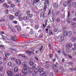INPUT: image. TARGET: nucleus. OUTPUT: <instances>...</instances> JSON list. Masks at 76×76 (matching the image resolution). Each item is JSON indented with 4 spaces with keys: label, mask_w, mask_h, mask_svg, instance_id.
Returning <instances> with one entry per match:
<instances>
[{
    "label": "nucleus",
    "mask_w": 76,
    "mask_h": 76,
    "mask_svg": "<svg viewBox=\"0 0 76 76\" xmlns=\"http://www.w3.org/2000/svg\"><path fill=\"white\" fill-rule=\"evenodd\" d=\"M34 27L35 28H36V29H38L39 28V26H38V25H36L34 26Z\"/></svg>",
    "instance_id": "72a5a7b5"
},
{
    "label": "nucleus",
    "mask_w": 76,
    "mask_h": 76,
    "mask_svg": "<svg viewBox=\"0 0 76 76\" xmlns=\"http://www.w3.org/2000/svg\"><path fill=\"white\" fill-rule=\"evenodd\" d=\"M73 21L74 22H76V18H74L73 20Z\"/></svg>",
    "instance_id": "774afa93"
},
{
    "label": "nucleus",
    "mask_w": 76,
    "mask_h": 76,
    "mask_svg": "<svg viewBox=\"0 0 76 76\" xmlns=\"http://www.w3.org/2000/svg\"><path fill=\"white\" fill-rule=\"evenodd\" d=\"M9 49H10V50H14V49L13 48H9Z\"/></svg>",
    "instance_id": "0e129e2a"
},
{
    "label": "nucleus",
    "mask_w": 76,
    "mask_h": 76,
    "mask_svg": "<svg viewBox=\"0 0 76 76\" xmlns=\"http://www.w3.org/2000/svg\"><path fill=\"white\" fill-rule=\"evenodd\" d=\"M28 69L25 68L23 67V69L22 70V72L24 75H26L28 73V71H27Z\"/></svg>",
    "instance_id": "39448f33"
},
{
    "label": "nucleus",
    "mask_w": 76,
    "mask_h": 76,
    "mask_svg": "<svg viewBox=\"0 0 76 76\" xmlns=\"http://www.w3.org/2000/svg\"><path fill=\"white\" fill-rule=\"evenodd\" d=\"M70 12H68V18H69V17H70Z\"/></svg>",
    "instance_id": "79ce46f5"
},
{
    "label": "nucleus",
    "mask_w": 76,
    "mask_h": 76,
    "mask_svg": "<svg viewBox=\"0 0 76 76\" xmlns=\"http://www.w3.org/2000/svg\"><path fill=\"white\" fill-rule=\"evenodd\" d=\"M72 40L73 42L76 41V39L75 37H74L72 38Z\"/></svg>",
    "instance_id": "c85d7f7f"
},
{
    "label": "nucleus",
    "mask_w": 76,
    "mask_h": 76,
    "mask_svg": "<svg viewBox=\"0 0 76 76\" xmlns=\"http://www.w3.org/2000/svg\"><path fill=\"white\" fill-rule=\"evenodd\" d=\"M26 53L27 55H28V56H31L32 54H34L35 53L31 51H27L26 52Z\"/></svg>",
    "instance_id": "423d86ee"
},
{
    "label": "nucleus",
    "mask_w": 76,
    "mask_h": 76,
    "mask_svg": "<svg viewBox=\"0 0 76 76\" xmlns=\"http://www.w3.org/2000/svg\"><path fill=\"white\" fill-rule=\"evenodd\" d=\"M48 22V20H46V22L45 23V27H46V26H47V22Z\"/></svg>",
    "instance_id": "864d4df0"
},
{
    "label": "nucleus",
    "mask_w": 76,
    "mask_h": 76,
    "mask_svg": "<svg viewBox=\"0 0 76 76\" xmlns=\"http://www.w3.org/2000/svg\"><path fill=\"white\" fill-rule=\"evenodd\" d=\"M44 13H45V11L43 12L41 14V15H42V16L43 18L45 17V15H44Z\"/></svg>",
    "instance_id": "4be33fe9"
},
{
    "label": "nucleus",
    "mask_w": 76,
    "mask_h": 76,
    "mask_svg": "<svg viewBox=\"0 0 76 76\" xmlns=\"http://www.w3.org/2000/svg\"><path fill=\"white\" fill-rule=\"evenodd\" d=\"M28 16H25L23 17V19L25 20H26L28 19Z\"/></svg>",
    "instance_id": "7c9ffc66"
},
{
    "label": "nucleus",
    "mask_w": 76,
    "mask_h": 76,
    "mask_svg": "<svg viewBox=\"0 0 76 76\" xmlns=\"http://www.w3.org/2000/svg\"><path fill=\"white\" fill-rule=\"evenodd\" d=\"M72 50L73 51H75V50H76V47H75L74 48H72Z\"/></svg>",
    "instance_id": "603ef678"
},
{
    "label": "nucleus",
    "mask_w": 76,
    "mask_h": 76,
    "mask_svg": "<svg viewBox=\"0 0 76 76\" xmlns=\"http://www.w3.org/2000/svg\"><path fill=\"white\" fill-rule=\"evenodd\" d=\"M15 1L17 3H18L19 2H20V0H15Z\"/></svg>",
    "instance_id": "4d7b16f0"
},
{
    "label": "nucleus",
    "mask_w": 76,
    "mask_h": 76,
    "mask_svg": "<svg viewBox=\"0 0 76 76\" xmlns=\"http://www.w3.org/2000/svg\"><path fill=\"white\" fill-rule=\"evenodd\" d=\"M68 35H69V37H70L72 35V32L71 31H69L67 33Z\"/></svg>",
    "instance_id": "2eb2a0df"
},
{
    "label": "nucleus",
    "mask_w": 76,
    "mask_h": 76,
    "mask_svg": "<svg viewBox=\"0 0 76 76\" xmlns=\"http://www.w3.org/2000/svg\"><path fill=\"white\" fill-rule=\"evenodd\" d=\"M33 16V15L32 14H30L29 15V17L30 18H32Z\"/></svg>",
    "instance_id": "bf43d9fd"
},
{
    "label": "nucleus",
    "mask_w": 76,
    "mask_h": 76,
    "mask_svg": "<svg viewBox=\"0 0 76 76\" xmlns=\"http://www.w3.org/2000/svg\"><path fill=\"white\" fill-rule=\"evenodd\" d=\"M68 57H69V58H71V59H72V56H71L69 55H68Z\"/></svg>",
    "instance_id": "8fccbe9b"
},
{
    "label": "nucleus",
    "mask_w": 76,
    "mask_h": 76,
    "mask_svg": "<svg viewBox=\"0 0 76 76\" xmlns=\"http://www.w3.org/2000/svg\"><path fill=\"white\" fill-rule=\"evenodd\" d=\"M30 22L31 23L33 22H34V20L32 19H30Z\"/></svg>",
    "instance_id": "69168bd1"
},
{
    "label": "nucleus",
    "mask_w": 76,
    "mask_h": 76,
    "mask_svg": "<svg viewBox=\"0 0 76 76\" xmlns=\"http://www.w3.org/2000/svg\"><path fill=\"white\" fill-rule=\"evenodd\" d=\"M66 52L68 53H70L71 52V50L69 48H72V45L71 44H69L67 45L66 46Z\"/></svg>",
    "instance_id": "f257e3e1"
},
{
    "label": "nucleus",
    "mask_w": 76,
    "mask_h": 76,
    "mask_svg": "<svg viewBox=\"0 0 76 76\" xmlns=\"http://www.w3.org/2000/svg\"><path fill=\"white\" fill-rule=\"evenodd\" d=\"M68 64H70V65H72L73 64V62H71L70 61H69L68 62Z\"/></svg>",
    "instance_id": "a19ab883"
},
{
    "label": "nucleus",
    "mask_w": 76,
    "mask_h": 76,
    "mask_svg": "<svg viewBox=\"0 0 76 76\" xmlns=\"http://www.w3.org/2000/svg\"><path fill=\"white\" fill-rule=\"evenodd\" d=\"M17 11V8L16 7L12 9V11L14 12H16V11Z\"/></svg>",
    "instance_id": "393cba45"
},
{
    "label": "nucleus",
    "mask_w": 76,
    "mask_h": 76,
    "mask_svg": "<svg viewBox=\"0 0 76 76\" xmlns=\"http://www.w3.org/2000/svg\"><path fill=\"white\" fill-rule=\"evenodd\" d=\"M43 70V68H41L39 69V70H38V72H39V73H41L42 71Z\"/></svg>",
    "instance_id": "c756f323"
},
{
    "label": "nucleus",
    "mask_w": 76,
    "mask_h": 76,
    "mask_svg": "<svg viewBox=\"0 0 76 76\" xmlns=\"http://www.w3.org/2000/svg\"><path fill=\"white\" fill-rule=\"evenodd\" d=\"M50 35H53V33L52 31H50L49 32Z\"/></svg>",
    "instance_id": "e2e57ef3"
},
{
    "label": "nucleus",
    "mask_w": 76,
    "mask_h": 76,
    "mask_svg": "<svg viewBox=\"0 0 76 76\" xmlns=\"http://www.w3.org/2000/svg\"><path fill=\"white\" fill-rule=\"evenodd\" d=\"M60 18H57L56 19V21L58 23H59L60 22Z\"/></svg>",
    "instance_id": "c9c22d12"
},
{
    "label": "nucleus",
    "mask_w": 76,
    "mask_h": 76,
    "mask_svg": "<svg viewBox=\"0 0 76 76\" xmlns=\"http://www.w3.org/2000/svg\"><path fill=\"white\" fill-rule=\"evenodd\" d=\"M18 18L19 19H22H22H23V18L22 17H21V15H19V16L18 17Z\"/></svg>",
    "instance_id": "e433bc0d"
},
{
    "label": "nucleus",
    "mask_w": 76,
    "mask_h": 76,
    "mask_svg": "<svg viewBox=\"0 0 76 76\" xmlns=\"http://www.w3.org/2000/svg\"><path fill=\"white\" fill-rule=\"evenodd\" d=\"M8 66L9 67L11 66H12V62H9L8 63Z\"/></svg>",
    "instance_id": "473e14b6"
},
{
    "label": "nucleus",
    "mask_w": 76,
    "mask_h": 76,
    "mask_svg": "<svg viewBox=\"0 0 76 76\" xmlns=\"http://www.w3.org/2000/svg\"><path fill=\"white\" fill-rule=\"evenodd\" d=\"M7 17L8 16H4V19H3V20H4V21H5L6 20H7Z\"/></svg>",
    "instance_id": "a878e982"
},
{
    "label": "nucleus",
    "mask_w": 76,
    "mask_h": 76,
    "mask_svg": "<svg viewBox=\"0 0 76 76\" xmlns=\"http://www.w3.org/2000/svg\"><path fill=\"white\" fill-rule=\"evenodd\" d=\"M72 26H74L75 25H76V23H75V22H73L72 23Z\"/></svg>",
    "instance_id": "680f3d73"
},
{
    "label": "nucleus",
    "mask_w": 76,
    "mask_h": 76,
    "mask_svg": "<svg viewBox=\"0 0 76 76\" xmlns=\"http://www.w3.org/2000/svg\"><path fill=\"white\" fill-rule=\"evenodd\" d=\"M12 40L13 41H16L18 39V37L16 35L13 36L12 37Z\"/></svg>",
    "instance_id": "0eeeda50"
},
{
    "label": "nucleus",
    "mask_w": 76,
    "mask_h": 76,
    "mask_svg": "<svg viewBox=\"0 0 76 76\" xmlns=\"http://www.w3.org/2000/svg\"><path fill=\"white\" fill-rule=\"evenodd\" d=\"M54 6L55 7H56V8H57V7H58V4L56 3H55L54 4Z\"/></svg>",
    "instance_id": "412c9836"
},
{
    "label": "nucleus",
    "mask_w": 76,
    "mask_h": 76,
    "mask_svg": "<svg viewBox=\"0 0 76 76\" xmlns=\"http://www.w3.org/2000/svg\"><path fill=\"white\" fill-rule=\"evenodd\" d=\"M68 23H72V19H71V18H68Z\"/></svg>",
    "instance_id": "a211bd4d"
},
{
    "label": "nucleus",
    "mask_w": 76,
    "mask_h": 76,
    "mask_svg": "<svg viewBox=\"0 0 76 76\" xmlns=\"http://www.w3.org/2000/svg\"><path fill=\"white\" fill-rule=\"evenodd\" d=\"M76 2H75L73 3L72 4V7H75V6H76Z\"/></svg>",
    "instance_id": "2f4dec72"
},
{
    "label": "nucleus",
    "mask_w": 76,
    "mask_h": 76,
    "mask_svg": "<svg viewBox=\"0 0 76 76\" xmlns=\"http://www.w3.org/2000/svg\"><path fill=\"white\" fill-rule=\"evenodd\" d=\"M17 29L18 31H20V30H21V28H20V27H17Z\"/></svg>",
    "instance_id": "58836bf2"
},
{
    "label": "nucleus",
    "mask_w": 76,
    "mask_h": 76,
    "mask_svg": "<svg viewBox=\"0 0 76 76\" xmlns=\"http://www.w3.org/2000/svg\"><path fill=\"white\" fill-rule=\"evenodd\" d=\"M7 2L9 4H11L12 3V1H7Z\"/></svg>",
    "instance_id": "f704fd0d"
},
{
    "label": "nucleus",
    "mask_w": 76,
    "mask_h": 76,
    "mask_svg": "<svg viewBox=\"0 0 76 76\" xmlns=\"http://www.w3.org/2000/svg\"><path fill=\"white\" fill-rule=\"evenodd\" d=\"M52 19L53 20V22H54L55 20H54V17H53L52 18Z\"/></svg>",
    "instance_id": "13d9d810"
},
{
    "label": "nucleus",
    "mask_w": 76,
    "mask_h": 76,
    "mask_svg": "<svg viewBox=\"0 0 76 76\" xmlns=\"http://www.w3.org/2000/svg\"><path fill=\"white\" fill-rule=\"evenodd\" d=\"M2 7H4L5 8H6L7 9H8V8L10 6L4 3L2 5Z\"/></svg>",
    "instance_id": "9d476101"
},
{
    "label": "nucleus",
    "mask_w": 76,
    "mask_h": 76,
    "mask_svg": "<svg viewBox=\"0 0 76 76\" xmlns=\"http://www.w3.org/2000/svg\"><path fill=\"white\" fill-rule=\"evenodd\" d=\"M29 13H30V11H29V10H28L27 11V15H29Z\"/></svg>",
    "instance_id": "49530a36"
},
{
    "label": "nucleus",
    "mask_w": 76,
    "mask_h": 76,
    "mask_svg": "<svg viewBox=\"0 0 76 76\" xmlns=\"http://www.w3.org/2000/svg\"><path fill=\"white\" fill-rule=\"evenodd\" d=\"M15 7V5L14 4H11V7L12 8L13 7Z\"/></svg>",
    "instance_id": "5fc2aeb1"
},
{
    "label": "nucleus",
    "mask_w": 76,
    "mask_h": 76,
    "mask_svg": "<svg viewBox=\"0 0 76 76\" xmlns=\"http://www.w3.org/2000/svg\"><path fill=\"white\" fill-rule=\"evenodd\" d=\"M0 47H2V48H4V46L2 45H0Z\"/></svg>",
    "instance_id": "338daca9"
},
{
    "label": "nucleus",
    "mask_w": 76,
    "mask_h": 76,
    "mask_svg": "<svg viewBox=\"0 0 76 76\" xmlns=\"http://www.w3.org/2000/svg\"><path fill=\"white\" fill-rule=\"evenodd\" d=\"M16 62L17 64H21L20 61L19 59L16 60Z\"/></svg>",
    "instance_id": "ddd939ff"
},
{
    "label": "nucleus",
    "mask_w": 76,
    "mask_h": 76,
    "mask_svg": "<svg viewBox=\"0 0 76 76\" xmlns=\"http://www.w3.org/2000/svg\"><path fill=\"white\" fill-rule=\"evenodd\" d=\"M13 23H15V24H17L18 22L16 21H14L13 22Z\"/></svg>",
    "instance_id": "052dcab7"
},
{
    "label": "nucleus",
    "mask_w": 76,
    "mask_h": 76,
    "mask_svg": "<svg viewBox=\"0 0 76 76\" xmlns=\"http://www.w3.org/2000/svg\"><path fill=\"white\" fill-rule=\"evenodd\" d=\"M34 72L35 74H37L38 72V69H34Z\"/></svg>",
    "instance_id": "f3484780"
},
{
    "label": "nucleus",
    "mask_w": 76,
    "mask_h": 76,
    "mask_svg": "<svg viewBox=\"0 0 76 76\" xmlns=\"http://www.w3.org/2000/svg\"><path fill=\"white\" fill-rule=\"evenodd\" d=\"M39 1H40V0H31V3L33 4H34V3L35 4H37V3H38Z\"/></svg>",
    "instance_id": "6e6552de"
},
{
    "label": "nucleus",
    "mask_w": 76,
    "mask_h": 76,
    "mask_svg": "<svg viewBox=\"0 0 76 76\" xmlns=\"http://www.w3.org/2000/svg\"><path fill=\"white\" fill-rule=\"evenodd\" d=\"M3 69V66H1L0 67V71H2Z\"/></svg>",
    "instance_id": "a18cd8bd"
},
{
    "label": "nucleus",
    "mask_w": 76,
    "mask_h": 76,
    "mask_svg": "<svg viewBox=\"0 0 76 76\" xmlns=\"http://www.w3.org/2000/svg\"><path fill=\"white\" fill-rule=\"evenodd\" d=\"M57 35H59L58 37H59L58 39H59V40L61 41V42H62L63 40H64V37H63V34L60 33H58V32L57 34Z\"/></svg>",
    "instance_id": "f03ea898"
},
{
    "label": "nucleus",
    "mask_w": 76,
    "mask_h": 76,
    "mask_svg": "<svg viewBox=\"0 0 76 76\" xmlns=\"http://www.w3.org/2000/svg\"><path fill=\"white\" fill-rule=\"evenodd\" d=\"M40 73V75L41 76L42 75H45V71H42V72Z\"/></svg>",
    "instance_id": "6ab92c4d"
},
{
    "label": "nucleus",
    "mask_w": 76,
    "mask_h": 76,
    "mask_svg": "<svg viewBox=\"0 0 76 76\" xmlns=\"http://www.w3.org/2000/svg\"><path fill=\"white\" fill-rule=\"evenodd\" d=\"M68 2L67 1L64 2L63 3V6L64 7H66L67 6Z\"/></svg>",
    "instance_id": "dca6fc26"
},
{
    "label": "nucleus",
    "mask_w": 76,
    "mask_h": 76,
    "mask_svg": "<svg viewBox=\"0 0 76 76\" xmlns=\"http://www.w3.org/2000/svg\"><path fill=\"white\" fill-rule=\"evenodd\" d=\"M28 72L29 75H31L33 72V69H32L31 68H29Z\"/></svg>",
    "instance_id": "1a4fd4ad"
},
{
    "label": "nucleus",
    "mask_w": 76,
    "mask_h": 76,
    "mask_svg": "<svg viewBox=\"0 0 76 76\" xmlns=\"http://www.w3.org/2000/svg\"><path fill=\"white\" fill-rule=\"evenodd\" d=\"M7 73L8 76H13L15 75V74H13V73H12V72L11 71L8 70L7 71Z\"/></svg>",
    "instance_id": "20e7f679"
},
{
    "label": "nucleus",
    "mask_w": 76,
    "mask_h": 76,
    "mask_svg": "<svg viewBox=\"0 0 76 76\" xmlns=\"http://www.w3.org/2000/svg\"><path fill=\"white\" fill-rule=\"evenodd\" d=\"M22 36H23V37L25 38H27V36L23 34L22 35Z\"/></svg>",
    "instance_id": "c03bdc74"
},
{
    "label": "nucleus",
    "mask_w": 76,
    "mask_h": 76,
    "mask_svg": "<svg viewBox=\"0 0 76 76\" xmlns=\"http://www.w3.org/2000/svg\"><path fill=\"white\" fill-rule=\"evenodd\" d=\"M29 64L30 66H33L34 65V62L32 61H29Z\"/></svg>",
    "instance_id": "5701e85b"
},
{
    "label": "nucleus",
    "mask_w": 76,
    "mask_h": 76,
    "mask_svg": "<svg viewBox=\"0 0 76 76\" xmlns=\"http://www.w3.org/2000/svg\"><path fill=\"white\" fill-rule=\"evenodd\" d=\"M54 72H55V73H58V70H57L56 69H55L54 70Z\"/></svg>",
    "instance_id": "de8ad7c7"
},
{
    "label": "nucleus",
    "mask_w": 76,
    "mask_h": 76,
    "mask_svg": "<svg viewBox=\"0 0 76 76\" xmlns=\"http://www.w3.org/2000/svg\"><path fill=\"white\" fill-rule=\"evenodd\" d=\"M54 74L53 72H51L50 74V76H54Z\"/></svg>",
    "instance_id": "09e8293b"
},
{
    "label": "nucleus",
    "mask_w": 76,
    "mask_h": 76,
    "mask_svg": "<svg viewBox=\"0 0 76 76\" xmlns=\"http://www.w3.org/2000/svg\"><path fill=\"white\" fill-rule=\"evenodd\" d=\"M62 54H63L64 56H65V57H66V56H67V53H66L65 52L63 51L62 52Z\"/></svg>",
    "instance_id": "b1692460"
},
{
    "label": "nucleus",
    "mask_w": 76,
    "mask_h": 76,
    "mask_svg": "<svg viewBox=\"0 0 76 76\" xmlns=\"http://www.w3.org/2000/svg\"><path fill=\"white\" fill-rule=\"evenodd\" d=\"M30 34L31 35H32V34H34V31H33V30H31L30 31Z\"/></svg>",
    "instance_id": "bb28decb"
},
{
    "label": "nucleus",
    "mask_w": 76,
    "mask_h": 76,
    "mask_svg": "<svg viewBox=\"0 0 76 76\" xmlns=\"http://www.w3.org/2000/svg\"><path fill=\"white\" fill-rule=\"evenodd\" d=\"M59 14H60V13L59 12L57 11L56 13V16H58V15Z\"/></svg>",
    "instance_id": "3c124183"
},
{
    "label": "nucleus",
    "mask_w": 76,
    "mask_h": 76,
    "mask_svg": "<svg viewBox=\"0 0 76 76\" xmlns=\"http://www.w3.org/2000/svg\"><path fill=\"white\" fill-rule=\"evenodd\" d=\"M4 2V0H0V3H3Z\"/></svg>",
    "instance_id": "ea45409f"
},
{
    "label": "nucleus",
    "mask_w": 76,
    "mask_h": 76,
    "mask_svg": "<svg viewBox=\"0 0 76 76\" xmlns=\"http://www.w3.org/2000/svg\"><path fill=\"white\" fill-rule=\"evenodd\" d=\"M9 19L10 20H13L14 19V16L12 15H10L9 16Z\"/></svg>",
    "instance_id": "4468645a"
},
{
    "label": "nucleus",
    "mask_w": 76,
    "mask_h": 76,
    "mask_svg": "<svg viewBox=\"0 0 76 76\" xmlns=\"http://www.w3.org/2000/svg\"><path fill=\"white\" fill-rule=\"evenodd\" d=\"M68 35L67 33V31H65L64 33V37H66L67 35Z\"/></svg>",
    "instance_id": "aec40b11"
},
{
    "label": "nucleus",
    "mask_w": 76,
    "mask_h": 76,
    "mask_svg": "<svg viewBox=\"0 0 76 76\" xmlns=\"http://www.w3.org/2000/svg\"><path fill=\"white\" fill-rule=\"evenodd\" d=\"M47 5L45 4L44 8L43 9V10L44 11H45V10H46L47 9Z\"/></svg>",
    "instance_id": "cd10ccee"
},
{
    "label": "nucleus",
    "mask_w": 76,
    "mask_h": 76,
    "mask_svg": "<svg viewBox=\"0 0 76 76\" xmlns=\"http://www.w3.org/2000/svg\"><path fill=\"white\" fill-rule=\"evenodd\" d=\"M58 65V63L57 62H56L55 64H53L52 65L53 66L55 67V68H57Z\"/></svg>",
    "instance_id": "f8f14e48"
},
{
    "label": "nucleus",
    "mask_w": 76,
    "mask_h": 76,
    "mask_svg": "<svg viewBox=\"0 0 76 76\" xmlns=\"http://www.w3.org/2000/svg\"><path fill=\"white\" fill-rule=\"evenodd\" d=\"M56 14V13L54 12L53 11H52V15L53 16H55V15Z\"/></svg>",
    "instance_id": "6e6d98bb"
},
{
    "label": "nucleus",
    "mask_w": 76,
    "mask_h": 76,
    "mask_svg": "<svg viewBox=\"0 0 76 76\" xmlns=\"http://www.w3.org/2000/svg\"><path fill=\"white\" fill-rule=\"evenodd\" d=\"M23 57L24 58H25L26 59H28V58L27 57L25 56V55H23Z\"/></svg>",
    "instance_id": "37998d69"
},
{
    "label": "nucleus",
    "mask_w": 76,
    "mask_h": 76,
    "mask_svg": "<svg viewBox=\"0 0 76 76\" xmlns=\"http://www.w3.org/2000/svg\"><path fill=\"white\" fill-rule=\"evenodd\" d=\"M22 65L24 67V68L25 69H28V67L27 66L28 65V62L26 61H24L22 63Z\"/></svg>",
    "instance_id": "7ed1b4c3"
},
{
    "label": "nucleus",
    "mask_w": 76,
    "mask_h": 76,
    "mask_svg": "<svg viewBox=\"0 0 76 76\" xmlns=\"http://www.w3.org/2000/svg\"><path fill=\"white\" fill-rule=\"evenodd\" d=\"M14 72L15 73H18V67L17 66H15L14 69Z\"/></svg>",
    "instance_id": "9b49d317"
},
{
    "label": "nucleus",
    "mask_w": 76,
    "mask_h": 76,
    "mask_svg": "<svg viewBox=\"0 0 76 76\" xmlns=\"http://www.w3.org/2000/svg\"><path fill=\"white\" fill-rule=\"evenodd\" d=\"M19 14L18 12H16L15 14V16H19Z\"/></svg>",
    "instance_id": "4c0bfd02"
}]
</instances>
